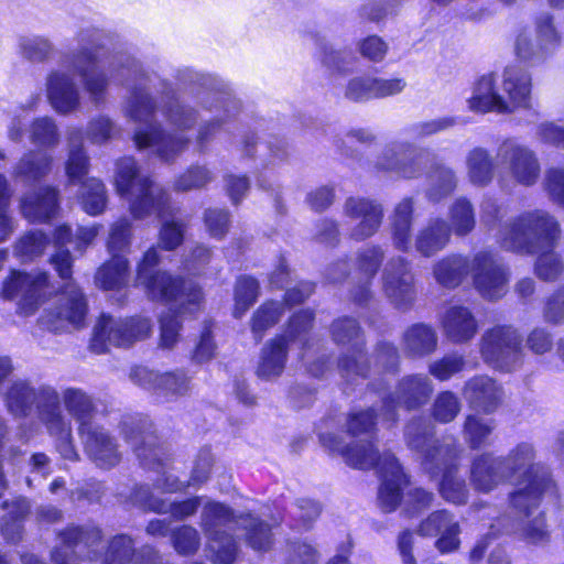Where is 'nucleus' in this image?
<instances>
[{
  "instance_id": "obj_1",
  "label": "nucleus",
  "mask_w": 564,
  "mask_h": 564,
  "mask_svg": "<svg viewBox=\"0 0 564 564\" xmlns=\"http://www.w3.org/2000/svg\"><path fill=\"white\" fill-rule=\"evenodd\" d=\"M110 74L127 87L130 95L126 115L132 121L142 123L134 133V143L139 150L151 149L162 161H173L189 144L185 132L195 127L198 112L177 98V93L167 80H161V112L174 133H166L154 120L156 104L148 90L152 74L132 55H121L115 59Z\"/></svg>"
},
{
  "instance_id": "obj_2",
  "label": "nucleus",
  "mask_w": 564,
  "mask_h": 564,
  "mask_svg": "<svg viewBox=\"0 0 564 564\" xmlns=\"http://www.w3.org/2000/svg\"><path fill=\"white\" fill-rule=\"evenodd\" d=\"M107 33L96 26L80 28L75 35L77 48L65 54L62 65L67 68H53L45 78L46 97L52 108L61 115H69L80 108V90L74 75L82 79L83 87L90 102L99 107L106 102L107 91L111 83L121 85L110 74L116 58L128 53H116L111 56L107 68L98 66L100 52L104 50Z\"/></svg>"
},
{
  "instance_id": "obj_3",
  "label": "nucleus",
  "mask_w": 564,
  "mask_h": 564,
  "mask_svg": "<svg viewBox=\"0 0 564 564\" xmlns=\"http://www.w3.org/2000/svg\"><path fill=\"white\" fill-rule=\"evenodd\" d=\"M561 226L543 209L527 210L505 221L497 234L500 247L517 254H539L534 272L544 281H554L564 272V264L554 251L561 238Z\"/></svg>"
},
{
  "instance_id": "obj_4",
  "label": "nucleus",
  "mask_w": 564,
  "mask_h": 564,
  "mask_svg": "<svg viewBox=\"0 0 564 564\" xmlns=\"http://www.w3.org/2000/svg\"><path fill=\"white\" fill-rule=\"evenodd\" d=\"M199 524L215 563H234L238 546L231 532L236 528L243 530L247 544L256 551H267L272 544L271 529L264 521L251 513L235 516L229 507L219 502L204 505Z\"/></svg>"
},
{
  "instance_id": "obj_5",
  "label": "nucleus",
  "mask_w": 564,
  "mask_h": 564,
  "mask_svg": "<svg viewBox=\"0 0 564 564\" xmlns=\"http://www.w3.org/2000/svg\"><path fill=\"white\" fill-rule=\"evenodd\" d=\"M468 107L475 112L514 113L534 111L532 75L518 65L507 66L498 83L492 74L484 75L476 83Z\"/></svg>"
},
{
  "instance_id": "obj_6",
  "label": "nucleus",
  "mask_w": 564,
  "mask_h": 564,
  "mask_svg": "<svg viewBox=\"0 0 564 564\" xmlns=\"http://www.w3.org/2000/svg\"><path fill=\"white\" fill-rule=\"evenodd\" d=\"M498 457L508 480L516 485L509 495V503L516 510L530 514L541 503L543 496L555 495L556 487L551 474L535 462L536 453L531 443L521 442Z\"/></svg>"
},
{
  "instance_id": "obj_7",
  "label": "nucleus",
  "mask_w": 564,
  "mask_h": 564,
  "mask_svg": "<svg viewBox=\"0 0 564 564\" xmlns=\"http://www.w3.org/2000/svg\"><path fill=\"white\" fill-rule=\"evenodd\" d=\"M115 186L118 194L128 200L134 219L142 220L152 215L163 219L174 214L167 191L142 174L131 156L117 161Z\"/></svg>"
},
{
  "instance_id": "obj_8",
  "label": "nucleus",
  "mask_w": 564,
  "mask_h": 564,
  "mask_svg": "<svg viewBox=\"0 0 564 564\" xmlns=\"http://www.w3.org/2000/svg\"><path fill=\"white\" fill-rule=\"evenodd\" d=\"M174 78L178 85L187 89L197 100V102L207 110L218 107L224 108L225 117H217L199 126L197 132V147L200 152L205 151L207 144L215 138L221 127L228 120L234 118L240 110V102L221 91L223 84L210 74L197 72L189 67L177 68Z\"/></svg>"
},
{
  "instance_id": "obj_9",
  "label": "nucleus",
  "mask_w": 564,
  "mask_h": 564,
  "mask_svg": "<svg viewBox=\"0 0 564 564\" xmlns=\"http://www.w3.org/2000/svg\"><path fill=\"white\" fill-rule=\"evenodd\" d=\"M121 434L143 468L155 470L159 474L154 482L155 488L175 492L185 487L184 482L166 471V453L151 420L148 417L126 419L121 423Z\"/></svg>"
},
{
  "instance_id": "obj_10",
  "label": "nucleus",
  "mask_w": 564,
  "mask_h": 564,
  "mask_svg": "<svg viewBox=\"0 0 564 564\" xmlns=\"http://www.w3.org/2000/svg\"><path fill=\"white\" fill-rule=\"evenodd\" d=\"M347 433L355 438L350 444L333 433H321L319 442L332 453L339 454L347 465L358 469L373 468L380 457L373 446L376 435V414L372 409L349 414Z\"/></svg>"
},
{
  "instance_id": "obj_11",
  "label": "nucleus",
  "mask_w": 564,
  "mask_h": 564,
  "mask_svg": "<svg viewBox=\"0 0 564 564\" xmlns=\"http://www.w3.org/2000/svg\"><path fill=\"white\" fill-rule=\"evenodd\" d=\"M160 257L154 247L149 248L137 268V282L142 285L153 301L175 302L184 305L187 296L189 308L193 310L202 299L200 288L193 281L173 276L166 271H155Z\"/></svg>"
},
{
  "instance_id": "obj_12",
  "label": "nucleus",
  "mask_w": 564,
  "mask_h": 564,
  "mask_svg": "<svg viewBox=\"0 0 564 564\" xmlns=\"http://www.w3.org/2000/svg\"><path fill=\"white\" fill-rule=\"evenodd\" d=\"M2 398L8 412L14 417L25 419L34 412L42 423L62 408L59 393L54 387L34 386L22 378L11 380Z\"/></svg>"
},
{
  "instance_id": "obj_13",
  "label": "nucleus",
  "mask_w": 564,
  "mask_h": 564,
  "mask_svg": "<svg viewBox=\"0 0 564 564\" xmlns=\"http://www.w3.org/2000/svg\"><path fill=\"white\" fill-rule=\"evenodd\" d=\"M431 152L409 140H393L384 145L373 161L358 159L360 167L389 172L404 180H415L424 174Z\"/></svg>"
},
{
  "instance_id": "obj_14",
  "label": "nucleus",
  "mask_w": 564,
  "mask_h": 564,
  "mask_svg": "<svg viewBox=\"0 0 564 564\" xmlns=\"http://www.w3.org/2000/svg\"><path fill=\"white\" fill-rule=\"evenodd\" d=\"M479 351L487 366L505 373L519 370L525 357L523 337L511 325H496L485 330Z\"/></svg>"
},
{
  "instance_id": "obj_15",
  "label": "nucleus",
  "mask_w": 564,
  "mask_h": 564,
  "mask_svg": "<svg viewBox=\"0 0 564 564\" xmlns=\"http://www.w3.org/2000/svg\"><path fill=\"white\" fill-rule=\"evenodd\" d=\"M435 426L425 416H414L404 429V440L410 451L417 455L426 473H435L456 455L454 438L434 437Z\"/></svg>"
},
{
  "instance_id": "obj_16",
  "label": "nucleus",
  "mask_w": 564,
  "mask_h": 564,
  "mask_svg": "<svg viewBox=\"0 0 564 564\" xmlns=\"http://www.w3.org/2000/svg\"><path fill=\"white\" fill-rule=\"evenodd\" d=\"M314 314L310 310L299 311L291 316L285 333L268 341L261 349L256 371L258 378L271 381L283 373L288 360L289 343L303 341L312 328Z\"/></svg>"
},
{
  "instance_id": "obj_17",
  "label": "nucleus",
  "mask_w": 564,
  "mask_h": 564,
  "mask_svg": "<svg viewBox=\"0 0 564 564\" xmlns=\"http://www.w3.org/2000/svg\"><path fill=\"white\" fill-rule=\"evenodd\" d=\"M150 333L151 323L148 318H116L102 314L94 327L90 348L102 354L109 346L129 347L137 340L145 339Z\"/></svg>"
},
{
  "instance_id": "obj_18",
  "label": "nucleus",
  "mask_w": 564,
  "mask_h": 564,
  "mask_svg": "<svg viewBox=\"0 0 564 564\" xmlns=\"http://www.w3.org/2000/svg\"><path fill=\"white\" fill-rule=\"evenodd\" d=\"M434 392L432 379L425 373L403 376L392 393L382 399L381 415L391 423L398 420V408L414 411L429 403Z\"/></svg>"
},
{
  "instance_id": "obj_19",
  "label": "nucleus",
  "mask_w": 564,
  "mask_h": 564,
  "mask_svg": "<svg viewBox=\"0 0 564 564\" xmlns=\"http://www.w3.org/2000/svg\"><path fill=\"white\" fill-rule=\"evenodd\" d=\"M330 333L336 344L350 345V351L339 359L338 368L348 383H356L358 378H365L369 371L362 364L365 340L360 326L356 319L343 317L333 322Z\"/></svg>"
},
{
  "instance_id": "obj_20",
  "label": "nucleus",
  "mask_w": 564,
  "mask_h": 564,
  "mask_svg": "<svg viewBox=\"0 0 564 564\" xmlns=\"http://www.w3.org/2000/svg\"><path fill=\"white\" fill-rule=\"evenodd\" d=\"M87 314V302L82 290L68 282L57 295L56 302L40 318L42 327L50 332L62 333L70 327L84 325Z\"/></svg>"
},
{
  "instance_id": "obj_21",
  "label": "nucleus",
  "mask_w": 564,
  "mask_h": 564,
  "mask_svg": "<svg viewBox=\"0 0 564 564\" xmlns=\"http://www.w3.org/2000/svg\"><path fill=\"white\" fill-rule=\"evenodd\" d=\"M497 159L517 184L529 187L540 178L541 164L536 152L514 138H508L499 144Z\"/></svg>"
},
{
  "instance_id": "obj_22",
  "label": "nucleus",
  "mask_w": 564,
  "mask_h": 564,
  "mask_svg": "<svg viewBox=\"0 0 564 564\" xmlns=\"http://www.w3.org/2000/svg\"><path fill=\"white\" fill-rule=\"evenodd\" d=\"M470 268L474 286L484 299L495 301L507 293L510 270L495 253L488 250L476 252Z\"/></svg>"
},
{
  "instance_id": "obj_23",
  "label": "nucleus",
  "mask_w": 564,
  "mask_h": 564,
  "mask_svg": "<svg viewBox=\"0 0 564 564\" xmlns=\"http://www.w3.org/2000/svg\"><path fill=\"white\" fill-rule=\"evenodd\" d=\"M382 290L397 310L410 311L417 295L411 262L401 256L390 258L382 271Z\"/></svg>"
},
{
  "instance_id": "obj_24",
  "label": "nucleus",
  "mask_w": 564,
  "mask_h": 564,
  "mask_svg": "<svg viewBox=\"0 0 564 564\" xmlns=\"http://www.w3.org/2000/svg\"><path fill=\"white\" fill-rule=\"evenodd\" d=\"M47 281L48 275L45 272L12 271L11 276L3 283L2 296L7 300H18V314L33 315L45 295Z\"/></svg>"
},
{
  "instance_id": "obj_25",
  "label": "nucleus",
  "mask_w": 564,
  "mask_h": 564,
  "mask_svg": "<svg viewBox=\"0 0 564 564\" xmlns=\"http://www.w3.org/2000/svg\"><path fill=\"white\" fill-rule=\"evenodd\" d=\"M87 457L100 469L110 470L122 460L117 437L101 425L82 429L78 434Z\"/></svg>"
},
{
  "instance_id": "obj_26",
  "label": "nucleus",
  "mask_w": 564,
  "mask_h": 564,
  "mask_svg": "<svg viewBox=\"0 0 564 564\" xmlns=\"http://www.w3.org/2000/svg\"><path fill=\"white\" fill-rule=\"evenodd\" d=\"M345 217L359 220L350 230V238L364 241L375 236L381 227L384 212L383 206L376 199L362 196H350L343 205Z\"/></svg>"
},
{
  "instance_id": "obj_27",
  "label": "nucleus",
  "mask_w": 564,
  "mask_h": 564,
  "mask_svg": "<svg viewBox=\"0 0 564 564\" xmlns=\"http://www.w3.org/2000/svg\"><path fill=\"white\" fill-rule=\"evenodd\" d=\"M378 468L381 485L378 492V501L383 512L397 509L402 499V490L409 480L397 457L386 452L377 457L375 466Z\"/></svg>"
},
{
  "instance_id": "obj_28",
  "label": "nucleus",
  "mask_w": 564,
  "mask_h": 564,
  "mask_svg": "<svg viewBox=\"0 0 564 564\" xmlns=\"http://www.w3.org/2000/svg\"><path fill=\"white\" fill-rule=\"evenodd\" d=\"M416 532L421 536L437 538L434 545L441 554L454 553L460 547V524L448 510L430 513L421 521Z\"/></svg>"
},
{
  "instance_id": "obj_29",
  "label": "nucleus",
  "mask_w": 564,
  "mask_h": 564,
  "mask_svg": "<svg viewBox=\"0 0 564 564\" xmlns=\"http://www.w3.org/2000/svg\"><path fill=\"white\" fill-rule=\"evenodd\" d=\"M131 380L165 401L185 395L189 389V378L182 370L159 373L147 367H135Z\"/></svg>"
},
{
  "instance_id": "obj_30",
  "label": "nucleus",
  "mask_w": 564,
  "mask_h": 564,
  "mask_svg": "<svg viewBox=\"0 0 564 564\" xmlns=\"http://www.w3.org/2000/svg\"><path fill=\"white\" fill-rule=\"evenodd\" d=\"M384 250L379 245H367L356 253V268L362 279L350 290L351 300L364 305L372 297L371 285L384 259Z\"/></svg>"
},
{
  "instance_id": "obj_31",
  "label": "nucleus",
  "mask_w": 564,
  "mask_h": 564,
  "mask_svg": "<svg viewBox=\"0 0 564 564\" xmlns=\"http://www.w3.org/2000/svg\"><path fill=\"white\" fill-rule=\"evenodd\" d=\"M463 394L471 409L491 414L501 405L505 391L494 378L479 375L465 382Z\"/></svg>"
},
{
  "instance_id": "obj_32",
  "label": "nucleus",
  "mask_w": 564,
  "mask_h": 564,
  "mask_svg": "<svg viewBox=\"0 0 564 564\" xmlns=\"http://www.w3.org/2000/svg\"><path fill=\"white\" fill-rule=\"evenodd\" d=\"M61 546L52 551L54 564H74L77 547H93L101 540V530L94 525L67 527L58 534Z\"/></svg>"
},
{
  "instance_id": "obj_33",
  "label": "nucleus",
  "mask_w": 564,
  "mask_h": 564,
  "mask_svg": "<svg viewBox=\"0 0 564 564\" xmlns=\"http://www.w3.org/2000/svg\"><path fill=\"white\" fill-rule=\"evenodd\" d=\"M469 480L473 488L482 494H489L499 485L509 482L499 457L489 452L473 459Z\"/></svg>"
},
{
  "instance_id": "obj_34",
  "label": "nucleus",
  "mask_w": 564,
  "mask_h": 564,
  "mask_svg": "<svg viewBox=\"0 0 564 564\" xmlns=\"http://www.w3.org/2000/svg\"><path fill=\"white\" fill-rule=\"evenodd\" d=\"M444 336L453 344L470 341L478 332V322L469 307L453 305L441 318Z\"/></svg>"
},
{
  "instance_id": "obj_35",
  "label": "nucleus",
  "mask_w": 564,
  "mask_h": 564,
  "mask_svg": "<svg viewBox=\"0 0 564 564\" xmlns=\"http://www.w3.org/2000/svg\"><path fill=\"white\" fill-rule=\"evenodd\" d=\"M414 205L415 202L412 197H404L394 206L389 216L392 245L401 252H410L412 249Z\"/></svg>"
},
{
  "instance_id": "obj_36",
  "label": "nucleus",
  "mask_w": 564,
  "mask_h": 564,
  "mask_svg": "<svg viewBox=\"0 0 564 564\" xmlns=\"http://www.w3.org/2000/svg\"><path fill=\"white\" fill-rule=\"evenodd\" d=\"M58 192L46 186L25 194L20 202L22 215L30 221H46L58 212Z\"/></svg>"
},
{
  "instance_id": "obj_37",
  "label": "nucleus",
  "mask_w": 564,
  "mask_h": 564,
  "mask_svg": "<svg viewBox=\"0 0 564 564\" xmlns=\"http://www.w3.org/2000/svg\"><path fill=\"white\" fill-rule=\"evenodd\" d=\"M451 241V228L448 223L441 218H430L416 232L414 248L423 257L431 258L444 250Z\"/></svg>"
},
{
  "instance_id": "obj_38",
  "label": "nucleus",
  "mask_w": 564,
  "mask_h": 564,
  "mask_svg": "<svg viewBox=\"0 0 564 564\" xmlns=\"http://www.w3.org/2000/svg\"><path fill=\"white\" fill-rule=\"evenodd\" d=\"M458 186L456 171L444 162L431 163L426 173L425 198L431 203H440L451 196Z\"/></svg>"
},
{
  "instance_id": "obj_39",
  "label": "nucleus",
  "mask_w": 564,
  "mask_h": 564,
  "mask_svg": "<svg viewBox=\"0 0 564 564\" xmlns=\"http://www.w3.org/2000/svg\"><path fill=\"white\" fill-rule=\"evenodd\" d=\"M401 344L406 356L424 358L436 350L438 335L432 325L415 323L404 330Z\"/></svg>"
},
{
  "instance_id": "obj_40",
  "label": "nucleus",
  "mask_w": 564,
  "mask_h": 564,
  "mask_svg": "<svg viewBox=\"0 0 564 564\" xmlns=\"http://www.w3.org/2000/svg\"><path fill=\"white\" fill-rule=\"evenodd\" d=\"M67 413L78 424V434L82 429H89L95 425L93 420L97 413V405L94 398L80 388L69 387L59 394Z\"/></svg>"
},
{
  "instance_id": "obj_41",
  "label": "nucleus",
  "mask_w": 564,
  "mask_h": 564,
  "mask_svg": "<svg viewBox=\"0 0 564 564\" xmlns=\"http://www.w3.org/2000/svg\"><path fill=\"white\" fill-rule=\"evenodd\" d=\"M458 456L459 449L456 448V455L449 462L444 464L437 471L427 474L432 477L443 475L440 482V492L446 501L455 505H465L468 500L469 490L465 479L458 475Z\"/></svg>"
},
{
  "instance_id": "obj_42",
  "label": "nucleus",
  "mask_w": 564,
  "mask_h": 564,
  "mask_svg": "<svg viewBox=\"0 0 564 564\" xmlns=\"http://www.w3.org/2000/svg\"><path fill=\"white\" fill-rule=\"evenodd\" d=\"M50 436L54 438L56 451L64 459L76 462L79 455L74 445L72 422L62 408L43 422Z\"/></svg>"
},
{
  "instance_id": "obj_43",
  "label": "nucleus",
  "mask_w": 564,
  "mask_h": 564,
  "mask_svg": "<svg viewBox=\"0 0 564 564\" xmlns=\"http://www.w3.org/2000/svg\"><path fill=\"white\" fill-rule=\"evenodd\" d=\"M466 176L477 187L488 186L495 177V161L488 149L474 147L465 156Z\"/></svg>"
},
{
  "instance_id": "obj_44",
  "label": "nucleus",
  "mask_w": 564,
  "mask_h": 564,
  "mask_svg": "<svg viewBox=\"0 0 564 564\" xmlns=\"http://www.w3.org/2000/svg\"><path fill=\"white\" fill-rule=\"evenodd\" d=\"M68 159L66 174L73 184L84 182L89 171V158L84 148V135L80 129H70L67 134Z\"/></svg>"
},
{
  "instance_id": "obj_45",
  "label": "nucleus",
  "mask_w": 564,
  "mask_h": 564,
  "mask_svg": "<svg viewBox=\"0 0 564 564\" xmlns=\"http://www.w3.org/2000/svg\"><path fill=\"white\" fill-rule=\"evenodd\" d=\"M53 158L44 151H29L15 164L13 177L26 185L39 182L52 169Z\"/></svg>"
},
{
  "instance_id": "obj_46",
  "label": "nucleus",
  "mask_w": 564,
  "mask_h": 564,
  "mask_svg": "<svg viewBox=\"0 0 564 564\" xmlns=\"http://www.w3.org/2000/svg\"><path fill=\"white\" fill-rule=\"evenodd\" d=\"M203 297L199 300L195 308L191 310L187 301V296L184 297V305L175 303L173 301L165 302L170 305L169 311L162 314L160 318V345L162 348L171 349L175 346L180 337V330L182 327L180 315L194 314L199 311Z\"/></svg>"
},
{
  "instance_id": "obj_47",
  "label": "nucleus",
  "mask_w": 564,
  "mask_h": 564,
  "mask_svg": "<svg viewBox=\"0 0 564 564\" xmlns=\"http://www.w3.org/2000/svg\"><path fill=\"white\" fill-rule=\"evenodd\" d=\"M540 503L530 514H524L510 506L518 517L514 532L527 543L542 545L549 542L550 532L545 523L544 513L539 511Z\"/></svg>"
},
{
  "instance_id": "obj_48",
  "label": "nucleus",
  "mask_w": 564,
  "mask_h": 564,
  "mask_svg": "<svg viewBox=\"0 0 564 564\" xmlns=\"http://www.w3.org/2000/svg\"><path fill=\"white\" fill-rule=\"evenodd\" d=\"M471 259L462 254H448L433 265V275L444 288L458 286L470 273Z\"/></svg>"
},
{
  "instance_id": "obj_49",
  "label": "nucleus",
  "mask_w": 564,
  "mask_h": 564,
  "mask_svg": "<svg viewBox=\"0 0 564 564\" xmlns=\"http://www.w3.org/2000/svg\"><path fill=\"white\" fill-rule=\"evenodd\" d=\"M54 42L41 34L20 36L18 40V53L31 63L42 64L51 61L56 54Z\"/></svg>"
},
{
  "instance_id": "obj_50",
  "label": "nucleus",
  "mask_w": 564,
  "mask_h": 564,
  "mask_svg": "<svg viewBox=\"0 0 564 564\" xmlns=\"http://www.w3.org/2000/svg\"><path fill=\"white\" fill-rule=\"evenodd\" d=\"M513 53L517 58L529 65L535 66L543 63L550 57L547 52L538 42L529 29L523 28L516 32L513 39Z\"/></svg>"
},
{
  "instance_id": "obj_51",
  "label": "nucleus",
  "mask_w": 564,
  "mask_h": 564,
  "mask_svg": "<svg viewBox=\"0 0 564 564\" xmlns=\"http://www.w3.org/2000/svg\"><path fill=\"white\" fill-rule=\"evenodd\" d=\"M96 284L104 290H120L128 284L129 261L126 257L111 258L102 264L95 276Z\"/></svg>"
},
{
  "instance_id": "obj_52",
  "label": "nucleus",
  "mask_w": 564,
  "mask_h": 564,
  "mask_svg": "<svg viewBox=\"0 0 564 564\" xmlns=\"http://www.w3.org/2000/svg\"><path fill=\"white\" fill-rule=\"evenodd\" d=\"M451 235L465 237L476 227L475 209L466 197L456 198L448 208Z\"/></svg>"
},
{
  "instance_id": "obj_53",
  "label": "nucleus",
  "mask_w": 564,
  "mask_h": 564,
  "mask_svg": "<svg viewBox=\"0 0 564 564\" xmlns=\"http://www.w3.org/2000/svg\"><path fill=\"white\" fill-rule=\"evenodd\" d=\"M400 361V356L398 348L389 341H379L375 348L373 355L371 357V364L368 358L365 356L362 364H365L369 371L365 377L368 378L370 375H380L382 372H394L398 370ZM360 378L357 379V381ZM364 380V378H361Z\"/></svg>"
},
{
  "instance_id": "obj_54",
  "label": "nucleus",
  "mask_w": 564,
  "mask_h": 564,
  "mask_svg": "<svg viewBox=\"0 0 564 564\" xmlns=\"http://www.w3.org/2000/svg\"><path fill=\"white\" fill-rule=\"evenodd\" d=\"M72 230L68 226H59L54 231V245L56 252L52 257V263L55 267L58 275L66 280L72 276L73 257L68 249L65 248L67 243H74Z\"/></svg>"
},
{
  "instance_id": "obj_55",
  "label": "nucleus",
  "mask_w": 564,
  "mask_h": 564,
  "mask_svg": "<svg viewBox=\"0 0 564 564\" xmlns=\"http://www.w3.org/2000/svg\"><path fill=\"white\" fill-rule=\"evenodd\" d=\"M495 421L469 414L464 423L463 435L471 449H478L489 444V436L495 430Z\"/></svg>"
},
{
  "instance_id": "obj_56",
  "label": "nucleus",
  "mask_w": 564,
  "mask_h": 564,
  "mask_svg": "<svg viewBox=\"0 0 564 564\" xmlns=\"http://www.w3.org/2000/svg\"><path fill=\"white\" fill-rule=\"evenodd\" d=\"M534 34L538 42L551 56L560 47L562 36L557 30L553 14L541 12L534 19Z\"/></svg>"
},
{
  "instance_id": "obj_57",
  "label": "nucleus",
  "mask_w": 564,
  "mask_h": 564,
  "mask_svg": "<svg viewBox=\"0 0 564 564\" xmlns=\"http://www.w3.org/2000/svg\"><path fill=\"white\" fill-rule=\"evenodd\" d=\"M284 312L283 304L275 301L263 303L252 315L251 332L257 341H260L264 333L274 326Z\"/></svg>"
},
{
  "instance_id": "obj_58",
  "label": "nucleus",
  "mask_w": 564,
  "mask_h": 564,
  "mask_svg": "<svg viewBox=\"0 0 564 564\" xmlns=\"http://www.w3.org/2000/svg\"><path fill=\"white\" fill-rule=\"evenodd\" d=\"M260 293L259 282L249 275H241L235 285V308L234 316L241 318L253 305Z\"/></svg>"
},
{
  "instance_id": "obj_59",
  "label": "nucleus",
  "mask_w": 564,
  "mask_h": 564,
  "mask_svg": "<svg viewBox=\"0 0 564 564\" xmlns=\"http://www.w3.org/2000/svg\"><path fill=\"white\" fill-rule=\"evenodd\" d=\"M321 63L332 73L348 74L354 70L357 57L350 50L324 45L322 47Z\"/></svg>"
},
{
  "instance_id": "obj_60",
  "label": "nucleus",
  "mask_w": 564,
  "mask_h": 564,
  "mask_svg": "<svg viewBox=\"0 0 564 564\" xmlns=\"http://www.w3.org/2000/svg\"><path fill=\"white\" fill-rule=\"evenodd\" d=\"M132 241V224L128 218L115 221L109 230L107 250L111 258L124 257Z\"/></svg>"
},
{
  "instance_id": "obj_61",
  "label": "nucleus",
  "mask_w": 564,
  "mask_h": 564,
  "mask_svg": "<svg viewBox=\"0 0 564 564\" xmlns=\"http://www.w3.org/2000/svg\"><path fill=\"white\" fill-rule=\"evenodd\" d=\"M137 554L133 540L127 534H118L110 540L101 564H128L133 558L138 564Z\"/></svg>"
},
{
  "instance_id": "obj_62",
  "label": "nucleus",
  "mask_w": 564,
  "mask_h": 564,
  "mask_svg": "<svg viewBox=\"0 0 564 564\" xmlns=\"http://www.w3.org/2000/svg\"><path fill=\"white\" fill-rule=\"evenodd\" d=\"M80 184L84 210L91 216L101 214L107 203L105 185L95 177L87 178Z\"/></svg>"
},
{
  "instance_id": "obj_63",
  "label": "nucleus",
  "mask_w": 564,
  "mask_h": 564,
  "mask_svg": "<svg viewBox=\"0 0 564 564\" xmlns=\"http://www.w3.org/2000/svg\"><path fill=\"white\" fill-rule=\"evenodd\" d=\"M457 123L455 117H440L425 121H416L403 128V133L414 140H421L453 128Z\"/></svg>"
},
{
  "instance_id": "obj_64",
  "label": "nucleus",
  "mask_w": 564,
  "mask_h": 564,
  "mask_svg": "<svg viewBox=\"0 0 564 564\" xmlns=\"http://www.w3.org/2000/svg\"><path fill=\"white\" fill-rule=\"evenodd\" d=\"M30 140L33 144L53 149L59 143L58 128L50 117L35 119L30 127Z\"/></svg>"
}]
</instances>
